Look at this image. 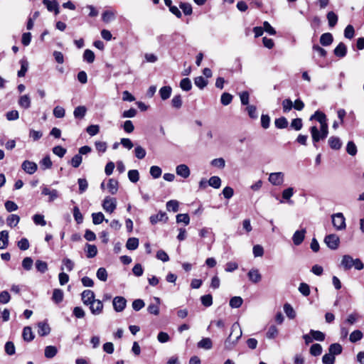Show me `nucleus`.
I'll return each mask as SVG.
<instances>
[{
    "mask_svg": "<svg viewBox=\"0 0 364 364\" xmlns=\"http://www.w3.org/2000/svg\"><path fill=\"white\" fill-rule=\"evenodd\" d=\"M18 105L25 109H28L31 105V100L28 95H21L18 101Z\"/></svg>",
    "mask_w": 364,
    "mask_h": 364,
    "instance_id": "21",
    "label": "nucleus"
},
{
    "mask_svg": "<svg viewBox=\"0 0 364 364\" xmlns=\"http://www.w3.org/2000/svg\"><path fill=\"white\" fill-rule=\"evenodd\" d=\"M303 126L302 119L301 118L294 119L291 122V128L296 131H299Z\"/></svg>",
    "mask_w": 364,
    "mask_h": 364,
    "instance_id": "64",
    "label": "nucleus"
},
{
    "mask_svg": "<svg viewBox=\"0 0 364 364\" xmlns=\"http://www.w3.org/2000/svg\"><path fill=\"white\" fill-rule=\"evenodd\" d=\"M36 268L41 273H45L48 270V264L46 262L37 260L36 262Z\"/></svg>",
    "mask_w": 364,
    "mask_h": 364,
    "instance_id": "59",
    "label": "nucleus"
},
{
    "mask_svg": "<svg viewBox=\"0 0 364 364\" xmlns=\"http://www.w3.org/2000/svg\"><path fill=\"white\" fill-rule=\"evenodd\" d=\"M172 89L170 86L162 87L159 90V95L163 100L168 99L171 95Z\"/></svg>",
    "mask_w": 364,
    "mask_h": 364,
    "instance_id": "29",
    "label": "nucleus"
},
{
    "mask_svg": "<svg viewBox=\"0 0 364 364\" xmlns=\"http://www.w3.org/2000/svg\"><path fill=\"white\" fill-rule=\"evenodd\" d=\"M322 346L318 343L313 344L310 348V353L313 356H318L322 353Z\"/></svg>",
    "mask_w": 364,
    "mask_h": 364,
    "instance_id": "46",
    "label": "nucleus"
},
{
    "mask_svg": "<svg viewBox=\"0 0 364 364\" xmlns=\"http://www.w3.org/2000/svg\"><path fill=\"white\" fill-rule=\"evenodd\" d=\"M95 55L93 51L86 49L83 53V60L88 63H92L95 60Z\"/></svg>",
    "mask_w": 364,
    "mask_h": 364,
    "instance_id": "39",
    "label": "nucleus"
},
{
    "mask_svg": "<svg viewBox=\"0 0 364 364\" xmlns=\"http://www.w3.org/2000/svg\"><path fill=\"white\" fill-rule=\"evenodd\" d=\"M77 183L79 186V193L82 194L87 189V181L85 178H79L77 180Z\"/></svg>",
    "mask_w": 364,
    "mask_h": 364,
    "instance_id": "62",
    "label": "nucleus"
},
{
    "mask_svg": "<svg viewBox=\"0 0 364 364\" xmlns=\"http://www.w3.org/2000/svg\"><path fill=\"white\" fill-rule=\"evenodd\" d=\"M180 87L184 91H189L192 88V83L189 78L186 77L181 80Z\"/></svg>",
    "mask_w": 364,
    "mask_h": 364,
    "instance_id": "45",
    "label": "nucleus"
},
{
    "mask_svg": "<svg viewBox=\"0 0 364 364\" xmlns=\"http://www.w3.org/2000/svg\"><path fill=\"white\" fill-rule=\"evenodd\" d=\"M5 352L9 355H13L15 354L16 348L14 343L12 341H7L4 346Z\"/></svg>",
    "mask_w": 364,
    "mask_h": 364,
    "instance_id": "51",
    "label": "nucleus"
},
{
    "mask_svg": "<svg viewBox=\"0 0 364 364\" xmlns=\"http://www.w3.org/2000/svg\"><path fill=\"white\" fill-rule=\"evenodd\" d=\"M176 222L178 223H183L186 225H187L190 223V217L187 213L178 214L176 215Z\"/></svg>",
    "mask_w": 364,
    "mask_h": 364,
    "instance_id": "57",
    "label": "nucleus"
},
{
    "mask_svg": "<svg viewBox=\"0 0 364 364\" xmlns=\"http://www.w3.org/2000/svg\"><path fill=\"white\" fill-rule=\"evenodd\" d=\"M82 301L85 305H91V304L94 303L95 299V294L92 291L87 289L82 291L81 294Z\"/></svg>",
    "mask_w": 364,
    "mask_h": 364,
    "instance_id": "10",
    "label": "nucleus"
},
{
    "mask_svg": "<svg viewBox=\"0 0 364 364\" xmlns=\"http://www.w3.org/2000/svg\"><path fill=\"white\" fill-rule=\"evenodd\" d=\"M294 195V188L291 187H289L287 189H284L282 191V198L284 200H287L289 203H292V201L290 200V198Z\"/></svg>",
    "mask_w": 364,
    "mask_h": 364,
    "instance_id": "49",
    "label": "nucleus"
},
{
    "mask_svg": "<svg viewBox=\"0 0 364 364\" xmlns=\"http://www.w3.org/2000/svg\"><path fill=\"white\" fill-rule=\"evenodd\" d=\"M86 112L87 109L85 106H78L75 109L73 114L75 118L82 119L85 117Z\"/></svg>",
    "mask_w": 364,
    "mask_h": 364,
    "instance_id": "37",
    "label": "nucleus"
},
{
    "mask_svg": "<svg viewBox=\"0 0 364 364\" xmlns=\"http://www.w3.org/2000/svg\"><path fill=\"white\" fill-rule=\"evenodd\" d=\"M115 18V12L111 10H106L102 14V20L109 23Z\"/></svg>",
    "mask_w": 364,
    "mask_h": 364,
    "instance_id": "32",
    "label": "nucleus"
},
{
    "mask_svg": "<svg viewBox=\"0 0 364 364\" xmlns=\"http://www.w3.org/2000/svg\"><path fill=\"white\" fill-rule=\"evenodd\" d=\"M139 246V240L136 237H130L126 243V247L129 250H134Z\"/></svg>",
    "mask_w": 364,
    "mask_h": 364,
    "instance_id": "36",
    "label": "nucleus"
},
{
    "mask_svg": "<svg viewBox=\"0 0 364 364\" xmlns=\"http://www.w3.org/2000/svg\"><path fill=\"white\" fill-rule=\"evenodd\" d=\"M328 142L330 147L335 150L340 149L342 146L341 139L337 136H331L328 139Z\"/></svg>",
    "mask_w": 364,
    "mask_h": 364,
    "instance_id": "25",
    "label": "nucleus"
},
{
    "mask_svg": "<svg viewBox=\"0 0 364 364\" xmlns=\"http://www.w3.org/2000/svg\"><path fill=\"white\" fill-rule=\"evenodd\" d=\"M274 124L278 129H284L288 126V121L284 117H282L275 119Z\"/></svg>",
    "mask_w": 364,
    "mask_h": 364,
    "instance_id": "47",
    "label": "nucleus"
},
{
    "mask_svg": "<svg viewBox=\"0 0 364 364\" xmlns=\"http://www.w3.org/2000/svg\"><path fill=\"white\" fill-rule=\"evenodd\" d=\"M87 247V257L92 258L97 254V248L95 245L86 244Z\"/></svg>",
    "mask_w": 364,
    "mask_h": 364,
    "instance_id": "38",
    "label": "nucleus"
},
{
    "mask_svg": "<svg viewBox=\"0 0 364 364\" xmlns=\"http://www.w3.org/2000/svg\"><path fill=\"white\" fill-rule=\"evenodd\" d=\"M232 100V95L228 92H224L222 94L220 97L221 104L227 106L231 103Z\"/></svg>",
    "mask_w": 364,
    "mask_h": 364,
    "instance_id": "52",
    "label": "nucleus"
},
{
    "mask_svg": "<svg viewBox=\"0 0 364 364\" xmlns=\"http://www.w3.org/2000/svg\"><path fill=\"white\" fill-rule=\"evenodd\" d=\"M176 174L183 178H187L191 174L188 166L186 164H180L176 168Z\"/></svg>",
    "mask_w": 364,
    "mask_h": 364,
    "instance_id": "15",
    "label": "nucleus"
},
{
    "mask_svg": "<svg viewBox=\"0 0 364 364\" xmlns=\"http://www.w3.org/2000/svg\"><path fill=\"white\" fill-rule=\"evenodd\" d=\"M247 277L255 284L259 282L262 279V275L257 269H251L247 273Z\"/></svg>",
    "mask_w": 364,
    "mask_h": 364,
    "instance_id": "16",
    "label": "nucleus"
},
{
    "mask_svg": "<svg viewBox=\"0 0 364 364\" xmlns=\"http://www.w3.org/2000/svg\"><path fill=\"white\" fill-rule=\"evenodd\" d=\"M208 183L214 188H219L221 186V179L220 177L214 176L210 178Z\"/></svg>",
    "mask_w": 364,
    "mask_h": 364,
    "instance_id": "42",
    "label": "nucleus"
},
{
    "mask_svg": "<svg viewBox=\"0 0 364 364\" xmlns=\"http://www.w3.org/2000/svg\"><path fill=\"white\" fill-rule=\"evenodd\" d=\"M134 154L137 159H142L145 157L146 152L142 146H136L134 149Z\"/></svg>",
    "mask_w": 364,
    "mask_h": 364,
    "instance_id": "58",
    "label": "nucleus"
},
{
    "mask_svg": "<svg viewBox=\"0 0 364 364\" xmlns=\"http://www.w3.org/2000/svg\"><path fill=\"white\" fill-rule=\"evenodd\" d=\"M21 69L18 71V77H24L28 69V62L26 58H22L20 60Z\"/></svg>",
    "mask_w": 364,
    "mask_h": 364,
    "instance_id": "28",
    "label": "nucleus"
},
{
    "mask_svg": "<svg viewBox=\"0 0 364 364\" xmlns=\"http://www.w3.org/2000/svg\"><path fill=\"white\" fill-rule=\"evenodd\" d=\"M23 339L26 342H31L34 339V334L30 326H26L23 329Z\"/></svg>",
    "mask_w": 364,
    "mask_h": 364,
    "instance_id": "23",
    "label": "nucleus"
},
{
    "mask_svg": "<svg viewBox=\"0 0 364 364\" xmlns=\"http://www.w3.org/2000/svg\"><path fill=\"white\" fill-rule=\"evenodd\" d=\"M103 304L102 301L99 299H95V302L91 304L90 306V309L91 313L94 315H99L102 314L103 311Z\"/></svg>",
    "mask_w": 364,
    "mask_h": 364,
    "instance_id": "14",
    "label": "nucleus"
},
{
    "mask_svg": "<svg viewBox=\"0 0 364 364\" xmlns=\"http://www.w3.org/2000/svg\"><path fill=\"white\" fill-rule=\"evenodd\" d=\"M243 300L240 296H233L230 300V306L232 308H239L242 304Z\"/></svg>",
    "mask_w": 364,
    "mask_h": 364,
    "instance_id": "50",
    "label": "nucleus"
},
{
    "mask_svg": "<svg viewBox=\"0 0 364 364\" xmlns=\"http://www.w3.org/2000/svg\"><path fill=\"white\" fill-rule=\"evenodd\" d=\"M284 311L287 317L291 319H293L296 316V312L293 307L289 304H285L284 305Z\"/></svg>",
    "mask_w": 364,
    "mask_h": 364,
    "instance_id": "43",
    "label": "nucleus"
},
{
    "mask_svg": "<svg viewBox=\"0 0 364 364\" xmlns=\"http://www.w3.org/2000/svg\"><path fill=\"white\" fill-rule=\"evenodd\" d=\"M332 223L334 228L338 230H344L346 227V219L341 213L332 215Z\"/></svg>",
    "mask_w": 364,
    "mask_h": 364,
    "instance_id": "3",
    "label": "nucleus"
},
{
    "mask_svg": "<svg viewBox=\"0 0 364 364\" xmlns=\"http://www.w3.org/2000/svg\"><path fill=\"white\" fill-rule=\"evenodd\" d=\"M242 330L237 322L234 323L231 326V332L227 339L225 341L224 346L227 350H232L237 343L238 340L242 336Z\"/></svg>",
    "mask_w": 364,
    "mask_h": 364,
    "instance_id": "1",
    "label": "nucleus"
},
{
    "mask_svg": "<svg viewBox=\"0 0 364 364\" xmlns=\"http://www.w3.org/2000/svg\"><path fill=\"white\" fill-rule=\"evenodd\" d=\"M128 178L132 183H136L139 180V173L137 170H130L128 171Z\"/></svg>",
    "mask_w": 364,
    "mask_h": 364,
    "instance_id": "61",
    "label": "nucleus"
},
{
    "mask_svg": "<svg viewBox=\"0 0 364 364\" xmlns=\"http://www.w3.org/2000/svg\"><path fill=\"white\" fill-rule=\"evenodd\" d=\"M43 4L46 6L49 11H54L55 14L59 13L58 4L56 1L43 0Z\"/></svg>",
    "mask_w": 364,
    "mask_h": 364,
    "instance_id": "20",
    "label": "nucleus"
},
{
    "mask_svg": "<svg viewBox=\"0 0 364 364\" xmlns=\"http://www.w3.org/2000/svg\"><path fill=\"white\" fill-rule=\"evenodd\" d=\"M20 218L18 215L12 214L7 218L6 223L10 227H16L19 223Z\"/></svg>",
    "mask_w": 364,
    "mask_h": 364,
    "instance_id": "40",
    "label": "nucleus"
},
{
    "mask_svg": "<svg viewBox=\"0 0 364 364\" xmlns=\"http://www.w3.org/2000/svg\"><path fill=\"white\" fill-rule=\"evenodd\" d=\"M333 41V35L331 33H323L320 37V43L323 46H328Z\"/></svg>",
    "mask_w": 364,
    "mask_h": 364,
    "instance_id": "22",
    "label": "nucleus"
},
{
    "mask_svg": "<svg viewBox=\"0 0 364 364\" xmlns=\"http://www.w3.org/2000/svg\"><path fill=\"white\" fill-rule=\"evenodd\" d=\"M324 242L326 244L328 248L335 250L338 249L339 246L340 239L339 237L336 234H330L325 237Z\"/></svg>",
    "mask_w": 364,
    "mask_h": 364,
    "instance_id": "4",
    "label": "nucleus"
},
{
    "mask_svg": "<svg viewBox=\"0 0 364 364\" xmlns=\"http://www.w3.org/2000/svg\"><path fill=\"white\" fill-rule=\"evenodd\" d=\"M41 193L49 196V202H53L59 197V193L55 189H50L46 186H41Z\"/></svg>",
    "mask_w": 364,
    "mask_h": 364,
    "instance_id": "9",
    "label": "nucleus"
},
{
    "mask_svg": "<svg viewBox=\"0 0 364 364\" xmlns=\"http://www.w3.org/2000/svg\"><path fill=\"white\" fill-rule=\"evenodd\" d=\"M306 232V230L305 228H304L300 230H296L294 233V235L292 236V241L295 245H296V246L300 245L303 242V241L305 238Z\"/></svg>",
    "mask_w": 364,
    "mask_h": 364,
    "instance_id": "11",
    "label": "nucleus"
},
{
    "mask_svg": "<svg viewBox=\"0 0 364 364\" xmlns=\"http://www.w3.org/2000/svg\"><path fill=\"white\" fill-rule=\"evenodd\" d=\"M284 181V174L282 172L271 173L269 176V181L274 186H281Z\"/></svg>",
    "mask_w": 364,
    "mask_h": 364,
    "instance_id": "7",
    "label": "nucleus"
},
{
    "mask_svg": "<svg viewBox=\"0 0 364 364\" xmlns=\"http://www.w3.org/2000/svg\"><path fill=\"white\" fill-rule=\"evenodd\" d=\"M154 299L156 303L150 304L147 307V311L149 313L157 316L159 314V304L161 300L159 297H154Z\"/></svg>",
    "mask_w": 364,
    "mask_h": 364,
    "instance_id": "18",
    "label": "nucleus"
},
{
    "mask_svg": "<svg viewBox=\"0 0 364 364\" xmlns=\"http://www.w3.org/2000/svg\"><path fill=\"white\" fill-rule=\"evenodd\" d=\"M310 133L312 138L313 145L316 149H318V142L320 140H323L327 137L323 136V134L319 132L318 129L316 126H313L310 128Z\"/></svg>",
    "mask_w": 364,
    "mask_h": 364,
    "instance_id": "5",
    "label": "nucleus"
},
{
    "mask_svg": "<svg viewBox=\"0 0 364 364\" xmlns=\"http://www.w3.org/2000/svg\"><path fill=\"white\" fill-rule=\"evenodd\" d=\"M168 218L165 212L160 211L156 215H152L149 218L150 223L155 225L159 222L166 223Z\"/></svg>",
    "mask_w": 364,
    "mask_h": 364,
    "instance_id": "12",
    "label": "nucleus"
},
{
    "mask_svg": "<svg viewBox=\"0 0 364 364\" xmlns=\"http://www.w3.org/2000/svg\"><path fill=\"white\" fill-rule=\"evenodd\" d=\"M363 336V333L360 330H355L350 333L349 340L352 343H355L361 340Z\"/></svg>",
    "mask_w": 364,
    "mask_h": 364,
    "instance_id": "44",
    "label": "nucleus"
},
{
    "mask_svg": "<svg viewBox=\"0 0 364 364\" xmlns=\"http://www.w3.org/2000/svg\"><path fill=\"white\" fill-rule=\"evenodd\" d=\"M63 299V291L59 289H55L53 292L52 300L55 304L60 303Z\"/></svg>",
    "mask_w": 364,
    "mask_h": 364,
    "instance_id": "33",
    "label": "nucleus"
},
{
    "mask_svg": "<svg viewBox=\"0 0 364 364\" xmlns=\"http://www.w3.org/2000/svg\"><path fill=\"white\" fill-rule=\"evenodd\" d=\"M333 53L336 56L341 58L345 57L347 53L346 46L343 43L341 42L333 50Z\"/></svg>",
    "mask_w": 364,
    "mask_h": 364,
    "instance_id": "17",
    "label": "nucleus"
},
{
    "mask_svg": "<svg viewBox=\"0 0 364 364\" xmlns=\"http://www.w3.org/2000/svg\"><path fill=\"white\" fill-rule=\"evenodd\" d=\"M50 332V328L46 322H39L38 323V333L41 336H46Z\"/></svg>",
    "mask_w": 364,
    "mask_h": 364,
    "instance_id": "19",
    "label": "nucleus"
},
{
    "mask_svg": "<svg viewBox=\"0 0 364 364\" xmlns=\"http://www.w3.org/2000/svg\"><path fill=\"white\" fill-rule=\"evenodd\" d=\"M92 223L95 225H99L101 224L104 220H105L107 223L108 222V220L105 219V216L102 213H94L92 214Z\"/></svg>",
    "mask_w": 364,
    "mask_h": 364,
    "instance_id": "34",
    "label": "nucleus"
},
{
    "mask_svg": "<svg viewBox=\"0 0 364 364\" xmlns=\"http://www.w3.org/2000/svg\"><path fill=\"white\" fill-rule=\"evenodd\" d=\"M195 85L200 89H203L207 85L208 81L202 76H198L194 80Z\"/></svg>",
    "mask_w": 364,
    "mask_h": 364,
    "instance_id": "56",
    "label": "nucleus"
},
{
    "mask_svg": "<svg viewBox=\"0 0 364 364\" xmlns=\"http://www.w3.org/2000/svg\"><path fill=\"white\" fill-rule=\"evenodd\" d=\"M103 209L109 213L114 211L117 207V200L114 198L105 197L102 203Z\"/></svg>",
    "mask_w": 364,
    "mask_h": 364,
    "instance_id": "6",
    "label": "nucleus"
},
{
    "mask_svg": "<svg viewBox=\"0 0 364 364\" xmlns=\"http://www.w3.org/2000/svg\"><path fill=\"white\" fill-rule=\"evenodd\" d=\"M21 167L23 170L28 174H33L37 170V164L35 162L28 160H26L23 162Z\"/></svg>",
    "mask_w": 364,
    "mask_h": 364,
    "instance_id": "13",
    "label": "nucleus"
},
{
    "mask_svg": "<svg viewBox=\"0 0 364 364\" xmlns=\"http://www.w3.org/2000/svg\"><path fill=\"white\" fill-rule=\"evenodd\" d=\"M326 18L328 20V26L331 28H333L336 25V23L338 22V16L336 15V14L335 12H333V11L328 12V14L326 15Z\"/></svg>",
    "mask_w": 364,
    "mask_h": 364,
    "instance_id": "30",
    "label": "nucleus"
},
{
    "mask_svg": "<svg viewBox=\"0 0 364 364\" xmlns=\"http://www.w3.org/2000/svg\"><path fill=\"white\" fill-rule=\"evenodd\" d=\"M341 265L345 270H349L353 267H354L357 270H361L364 267V264L360 259H353L349 255H345L343 256Z\"/></svg>",
    "mask_w": 364,
    "mask_h": 364,
    "instance_id": "2",
    "label": "nucleus"
},
{
    "mask_svg": "<svg viewBox=\"0 0 364 364\" xmlns=\"http://www.w3.org/2000/svg\"><path fill=\"white\" fill-rule=\"evenodd\" d=\"M179 203L176 200H171L166 203V208L168 211L174 213L178 210Z\"/></svg>",
    "mask_w": 364,
    "mask_h": 364,
    "instance_id": "48",
    "label": "nucleus"
},
{
    "mask_svg": "<svg viewBox=\"0 0 364 364\" xmlns=\"http://www.w3.org/2000/svg\"><path fill=\"white\" fill-rule=\"evenodd\" d=\"M107 188L110 193L115 194L118 191V181L116 179L110 178L108 181Z\"/></svg>",
    "mask_w": 364,
    "mask_h": 364,
    "instance_id": "35",
    "label": "nucleus"
},
{
    "mask_svg": "<svg viewBox=\"0 0 364 364\" xmlns=\"http://www.w3.org/2000/svg\"><path fill=\"white\" fill-rule=\"evenodd\" d=\"M113 307L117 312L122 311L127 305V300L123 296H115L113 299Z\"/></svg>",
    "mask_w": 364,
    "mask_h": 364,
    "instance_id": "8",
    "label": "nucleus"
},
{
    "mask_svg": "<svg viewBox=\"0 0 364 364\" xmlns=\"http://www.w3.org/2000/svg\"><path fill=\"white\" fill-rule=\"evenodd\" d=\"M9 245V232L6 230L0 232V250L5 249Z\"/></svg>",
    "mask_w": 364,
    "mask_h": 364,
    "instance_id": "24",
    "label": "nucleus"
},
{
    "mask_svg": "<svg viewBox=\"0 0 364 364\" xmlns=\"http://www.w3.org/2000/svg\"><path fill=\"white\" fill-rule=\"evenodd\" d=\"M343 348L341 344L338 343H333L330 345L328 348V353L333 355V356L335 357V355H338L342 353Z\"/></svg>",
    "mask_w": 364,
    "mask_h": 364,
    "instance_id": "27",
    "label": "nucleus"
},
{
    "mask_svg": "<svg viewBox=\"0 0 364 364\" xmlns=\"http://www.w3.org/2000/svg\"><path fill=\"white\" fill-rule=\"evenodd\" d=\"M58 350L55 346H48L45 348V356L47 358H52L57 354Z\"/></svg>",
    "mask_w": 364,
    "mask_h": 364,
    "instance_id": "41",
    "label": "nucleus"
},
{
    "mask_svg": "<svg viewBox=\"0 0 364 364\" xmlns=\"http://www.w3.org/2000/svg\"><path fill=\"white\" fill-rule=\"evenodd\" d=\"M310 334L313 336L314 340L323 341L325 339V334L320 331L311 330Z\"/></svg>",
    "mask_w": 364,
    "mask_h": 364,
    "instance_id": "54",
    "label": "nucleus"
},
{
    "mask_svg": "<svg viewBox=\"0 0 364 364\" xmlns=\"http://www.w3.org/2000/svg\"><path fill=\"white\" fill-rule=\"evenodd\" d=\"M346 151L351 156H355L357 154V146L353 141H348L346 146Z\"/></svg>",
    "mask_w": 364,
    "mask_h": 364,
    "instance_id": "60",
    "label": "nucleus"
},
{
    "mask_svg": "<svg viewBox=\"0 0 364 364\" xmlns=\"http://www.w3.org/2000/svg\"><path fill=\"white\" fill-rule=\"evenodd\" d=\"M198 348L205 350H210L213 347V343L210 338H203L197 344Z\"/></svg>",
    "mask_w": 364,
    "mask_h": 364,
    "instance_id": "26",
    "label": "nucleus"
},
{
    "mask_svg": "<svg viewBox=\"0 0 364 364\" xmlns=\"http://www.w3.org/2000/svg\"><path fill=\"white\" fill-rule=\"evenodd\" d=\"M66 149L61 146H55L53 148V153L60 158H63L66 154Z\"/></svg>",
    "mask_w": 364,
    "mask_h": 364,
    "instance_id": "63",
    "label": "nucleus"
},
{
    "mask_svg": "<svg viewBox=\"0 0 364 364\" xmlns=\"http://www.w3.org/2000/svg\"><path fill=\"white\" fill-rule=\"evenodd\" d=\"M313 119H316L320 124L327 121L326 114L319 110L316 111L314 114L311 116L310 120Z\"/></svg>",
    "mask_w": 364,
    "mask_h": 364,
    "instance_id": "31",
    "label": "nucleus"
},
{
    "mask_svg": "<svg viewBox=\"0 0 364 364\" xmlns=\"http://www.w3.org/2000/svg\"><path fill=\"white\" fill-rule=\"evenodd\" d=\"M161 168L158 166H152L150 168V174L154 178H158L161 176Z\"/></svg>",
    "mask_w": 364,
    "mask_h": 364,
    "instance_id": "55",
    "label": "nucleus"
},
{
    "mask_svg": "<svg viewBox=\"0 0 364 364\" xmlns=\"http://www.w3.org/2000/svg\"><path fill=\"white\" fill-rule=\"evenodd\" d=\"M96 276L98 279L105 282L107 279V272L104 267H100L97 269Z\"/></svg>",
    "mask_w": 364,
    "mask_h": 364,
    "instance_id": "53",
    "label": "nucleus"
}]
</instances>
